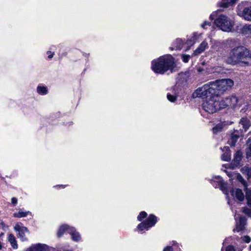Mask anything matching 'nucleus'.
I'll return each instance as SVG.
<instances>
[{"instance_id": "a878e982", "label": "nucleus", "mask_w": 251, "mask_h": 251, "mask_svg": "<svg viewBox=\"0 0 251 251\" xmlns=\"http://www.w3.org/2000/svg\"><path fill=\"white\" fill-rule=\"evenodd\" d=\"M72 227L69 226L67 225H64L61 226L57 232L58 237H61L65 232H67L69 233V228H71Z\"/></svg>"}, {"instance_id": "f3484780", "label": "nucleus", "mask_w": 251, "mask_h": 251, "mask_svg": "<svg viewBox=\"0 0 251 251\" xmlns=\"http://www.w3.org/2000/svg\"><path fill=\"white\" fill-rule=\"evenodd\" d=\"M201 34L197 32H194L191 37L188 39L186 43L188 45L192 46L198 41V40L201 37Z\"/></svg>"}, {"instance_id": "2eb2a0df", "label": "nucleus", "mask_w": 251, "mask_h": 251, "mask_svg": "<svg viewBox=\"0 0 251 251\" xmlns=\"http://www.w3.org/2000/svg\"><path fill=\"white\" fill-rule=\"evenodd\" d=\"M225 47L226 48H230V50H233L235 48L241 47L239 45L238 41L237 39L229 38L223 42Z\"/></svg>"}, {"instance_id": "2f4dec72", "label": "nucleus", "mask_w": 251, "mask_h": 251, "mask_svg": "<svg viewBox=\"0 0 251 251\" xmlns=\"http://www.w3.org/2000/svg\"><path fill=\"white\" fill-rule=\"evenodd\" d=\"M242 170L243 171V173H245L249 178L251 176V168L245 166L242 169Z\"/></svg>"}, {"instance_id": "e433bc0d", "label": "nucleus", "mask_w": 251, "mask_h": 251, "mask_svg": "<svg viewBox=\"0 0 251 251\" xmlns=\"http://www.w3.org/2000/svg\"><path fill=\"white\" fill-rule=\"evenodd\" d=\"M242 211L244 213H245L246 215L248 216L249 217L251 218V210L246 208L244 207L243 208Z\"/></svg>"}, {"instance_id": "9b49d317", "label": "nucleus", "mask_w": 251, "mask_h": 251, "mask_svg": "<svg viewBox=\"0 0 251 251\" xmlns=\"http://www.w3.org/2000/svg\"><path fill=\"white\" fill-rule=\"evenodd\" d=\"M15 230L18 233L19 237L22 240H26L25 237V233L28 232L27 228L23 226L21 223H17L16 224L14 227Z\"/></svg>"}, {"instance_id": "58836bf2", "label": "nucleus", "mask_w": 251, "mask_h": 251, "mask_svg": "<svg viewBox=\"0 0 251 251\" xmlns=\"http://www.w3.org/2000/svg\"><path fill=\"white\" fill-rule=\"evenodd\" d=\"M190 58V56L189 55H186V54L182 55V59L184 63H187L189 61Z\"/></svg>"}, {"instance_id": "6ab92c4d", "label": "nucleus", "mask_w": 251, "mask_h": 251, "mask_svg": "<svg viewBox=\"0 0 251 251\" xmlns=\"http://www.w3.org/2000/svg\"><path fill=\"white\" fill-rule=\"evenodd\" d=\"M69 233L71 235L72 239L74 241L77 242L81 239L80 235L73 227L69 228Z\"/></svg>"}, {"instance_id": "3c124183", "label": "nucleus", "mask_w": 251, "mask_h": 251, "mask_svg": "<svg viewBox=\"0 0 251 251\" xmlns=\"http://www.w3.org/2000/svg\"><path fill=\"white\" fill-rule=\"evenodd\" d=\"M60 187H61L63 188H64V187L63 185L60 186Z\"/></svg>"}, {"instance_id": "ddd939ff", "label": "nucleus", "mask_w": 251, "mask_h": 251, "mask_svg": "<svg viewBox=\"0 0 251 251\" xmlns=\"http://www.w3.org/2000/svg\"><path fill=\"white\" fill-rule=\"evenodd\" d=\"M233 200L239 201H242L244 200V195L242 190L238 188H233L230 191Z\"/></svg>"}, {"instance_id": "dca6fc26", "label": "nucleus", "mask_w": 251, "mask_h": 251, "mask_svg": "<svg viewBox=\"0 0 251 251\" xmlns=\"http://www.w3.org/2000/svg\"><path fill=\"white\" fill-rule=\"evenodd\" d=\"M238 0H221L218 3V6L223 8L233 6Z\"/></svg>"}, {"instance_id": "79ce46f5", "label": "nucleus", "mask_w": 251, "mask_h": 251, "mask_svg": "<svg viewBox=\"0 0 251 251\" xmlns=\"http://www.w3.org/2000/svg\"><path fill=\"white\" fill-rule=\"evenodd\" d=\"M211 23L208 22H204V23L201 25V27L203 28H205L206 26H210Z\"/></svg>"}, {"instance_id": "a211bd4d", "label": "nucleus", "mask_w": 251, "mask_h": 251, "mask_svg": "<svg viewBox=\"0 0 251 251\" xmlns=\"http://www.w3.org/2000/svg\"><path fill=\"white\" fill-rule=\"evenodd\" d=\"M239 126H242L243 129L240 128L241 132H246L250 126V122L247 118H243L240 120L239 122Z\"/></svg>"}, {"instance_id": "4468645a", "label": "nucleus", "mask_w": 251, "mask_h": 251, "mask_svg": "<svg viewBox=\"0 0 251 251\" xmlns=\"http://www.w3.org/2000/svg\"><path fill=\"white\" fill-rule=\"evenodd\" d=\"M208 48V44L206 39L204 40L194 51L192 56H198Z\"/></svg>"}, {"instance_id": "39448f33", "label": "nucleus", "mask_w": 251, "mask_h": 251, "mask_svg": "<svg viewBox=\"0 0 251 251\" xmlns=\"http://www.w3.org/2000/svg\"><path fill=\"white\" fill-rule=\"evenodd\" d=\"M216 94H217L216 90H214L213 85H211V82H210L196 90L193 93V96L194 97L206 99L209 98L210 96H213Z\"/></svg>"}, {"instance_id": "c03bdc74", "label": "nucleus", "mask_w": 251, "mask_h": 251, "mask_svg": "<svg viewBox=\"0 0 251 251\" xmlns=\"http://www.w3.org/2000/svg\"><path fill=\"white\" fill-rule=\"evenodd\" d=\"M11 202L14 206L16 205L18 202L17 199L15 197L12 198L11 199Z\"/></svg>"}, {"instance_id": "b1692460", "label": "nucleus", "mask_w": 251, "mask_h": 251, "mask_svg": "<svg viewBox=\"0 0 251 251\" xmlns=\"http://www.w3.org/2000/svg\"><path fill=\"white\" fill-rule=\"evenodd\" d=\"M31 215V212L29 211H24L22 209H20L18 212L14 213L13 214V216L16 218H23L27 216V215Z\"/></svg>"}, {"instance_id": "0eeeda50", "label": "nucleus", "mask_w": 251, "mask_h": 251, "mask_svg": "<svg viewBox=\"0 0 251 251\" xmlns=\"http://www.w3.org/2000/svg\"><path fill=\"white\" fill-rule=\"evenodd\" d=\"M236 12L238 16L245 20L251 21V5L244 7V3L241 2L237 5Z\"/></svg>"}, {"instance_id": "37998d69", "label": "nucleus", "mask_w": 251, "mask_h": 251, "mask_svg": "<svg viewBox=\"0 0 251 251\" xmlns=\"http://www.w3.org/2000/svg\"><path fill=\"white\" fill-rule=\"evenodd\" d=\"M47 53L48 55V58L49 59H51L54 54L53 52H51L50 51H48Z\"/></svg>"}, {"instance_id": "aec40b11", "label": "nucleus", "mask_w": 251, "mask_h": 251, "mask_svg": "<svg viewBox=\"0 0 251 251\" xmlns=\"http://www.w3.org/2000/svg\"><path fill=\"white\" fill-rule=\"evenodd\" d=\"M46 246L41 244L32 245L30 248L27 249L26 251H44Z\"/></svg>"}, {"instance_id": "7c9ffc66", "label": "nucleus", "mask_w": 251, "mask_h": 251, "mask_svg": "<svg viewBox=\"0 0 251 251\" xmlns=\"http://www.w3.org/2000/svg\"><path fill=\"white\" fill-rule=\"evenodd\" d=\"M246 199L247 205L251 207V190H248L246 192Z\"/></svg>"}, {"instance_id": "4c0bfd02", "label": "nucleus", "mask_w": 251, "mask_h": 251, "mask_svg": "<svg viewBox=\"0 0 251 251\" xmlns=\"http://www.w3.org/2000/svg\"><path fill=\"white\" fill-rule=\"evenodd\" d=\"M222 251H235V249L233 246L228 245L225 249H222Z\"/></svg>"}, {"instance_id": "5701e85b", "label": "nucleus", "mask_w": 251, "mask_h": 251, "mask_svg": "<svg viewBox=\"0 0 251 251\" xmlns=\"http://www.w3.org/2000/svg\"><path fill=\"white\" fill-rule=\"evenodd\" d=\"M242 158V152L240 151H237L234 156V159L232 161L233 165L234 167H236L239 165L240 162Z\"/></svg>"}, {"instance_id": "f8f14e48", "label": "nucleus", "mask_w": 251, "mask_h": 251, "mask_svg": "<svg viewBox=\"0 0 251 251\" xmlns=\"http://www.w3.org/2000/svg\"><path fill=\"white\" fill-rule=\"evenodd\" d=\"M238 102V99L235 96H231L222 100V106L223 108L227 107H234Z\"/></svg>"}, {"instance_id": "c85d7f7f", "label": "nucleus", "mask_w": 251, "mask_h": 251, "mask_svg": "<svg viewBox=\"0 0 251 251\" xmlns=\"http://www.w3.org/2000/svg\"><path fill=\"white\" fill-rule=\"evenodd\" d=\"M8 241L10 243L12 247L14 249H17L18 245L17 244L16 239L14 235L12 234H10L8 236Z\"/></svg>"}, {"instance_id": "393cba45", "label": "nucleus", "mask_w": 251, "mask_h": 251, "mask_svg": "<svg viewBox=\"0 0 251 251\" xmlns=\"http://www.w3.org/2000/svg\"><path fill=\"white\" fill-rule=\"evenodd\" d=\"M180 249L179 247L178 244L175 241L172 242V245L168 246L165 247L163 251H174L175 250L180 251Z\"/></svg>"}, {"instance_id": "9d476101", "label": "nucleus", "mask_w": 251, "mask_h": 251, "mask_svg": "<svg viewBox=\"0 0 251 251\" xmlns=\"http://www.w3.org/2000/svg\"><path fill=\"white\" fill-rule=\"evenodd\" d=\"M235 220L236 221V228L233 229V231L239 232L242 230L246 225V220L244 217L241 216L239 214L235 213L234 215Z\"/></svg>"}, {"instance_id": "09e8293b", "label": "nucleus", "mask_w": 251, "mask_h": 251, "mask_svg": "<svg viewBox=\"0 0 251 251\" xmlns=\"http://www.w3.org/2000/svg\"><path fill=\"white\" fill-rule=\"evenodd\" d=\"M249 149H250V150L251 151V144L250 145Z\"/></svg>"}, {"instance_id": "a18cd8bd", "label": "nucleus", "mask_w": 251, "mask_h": 251, "mask_svg": "<svg viewBox=\"0 0 251 251\" xmlns=\"http://www.w3.org/2000/svg\"><path fill=\"white\" fill-rule=\"evenodd\" d=\"M236 177H237V179L240 181H242V180H243V178L242 177V176L239 174H235Z\"/></svg>"}, {"instance_id": "473e14b6", "label": "nucleus", "mask_w": 251, "mask_h": 251, "mask_svg": "<svg viewBox=\"0 0 251 251\" xmlns=\"http://www.w3.org/2000/svg\"><path fill=\"white\" fill-rule=\"evenodd\" d=\"M147 216V213L145 211H142L140 213L137 217V219L139 221H141L144 218H146Z\"/></svg>"}, {"instance_id": "a19ab883", "label": "nucleus", "mask_w": 251, "mask_h": 251, "mask_svg": "<svg viewBox=\"0 0 251 251\" xmlns=\"http://www.w3.org/2000/svg\"><path fill=\"white\" fill-rule=\"evenodd\" d=\"M0 228L4 230H6L8 228V226L4 224V223L0 220Z\"/></svg>"}, {"instance_id": "f704fd0d", "label": "nucleus", "mask_w": 251, "mask_h": 251, "mask_svg": "<svg viewBox=\"0 0 251 251\" xmlns=\"http://www.w3.org/2000/svg\"><path fill=\"white\" fill-rule=\"evenodd\" d=\"M222 129V126L220 125H218L213 128V131L214 133H216L220 131Z\"/></svg>"}, {"instance_id": "72a5a7b5", "label": "nucleus", "mask_w": 251, "mask_h": 251, "mask_svg": "<svg viewBox=\"0 0 251 251\" xmlns=\"http://www.w3.org/2000/svg\"><path fill=\"white\" fill-rule=\"evenodd\" d=\"M167 97L168 100L171 102L175 101L177 98L176 95H171L170 94H168Z\"/></svg>"}, {"instance_id": "4be33fe9", "label": "nucleus", "mask_w": 251, "mask_h": 251, "mask_svg": "<svg viewBox=\"0 0 251 251\" xmlns=\"http://www.w3.org/2000/svg\"><path fill=\"white\" fill-rule=\"evenodd\" d=\"M224 153L222 155L221 158L224 161H228L230 159V151L229 148L224 147L223 149H221Z\"/></svg>"}, {"instance_id": "f257e3e1", "label": "nucleus", "mask_w": 251, "mask_h": 251, "mask_svg": "<svg viewBox=\"0 0 251 251\" xmlns=\"http://www.w3.org/2000/svg\"><path fill=\"white\" fill-rule=\"evenodd\" d=\"M226 63L241 66L251 65V51L243 46L230 50L226 59Z\"/></svg>"}, {"instance_id": "ea45409f", "label": "nucleus", "mask_w": 251, "mask_h": 251, "mask_svg": "<svg viewBox=\"0 0 251 251\" xmlns=\"http://www.w3.org/2000/svg\"><path fill=\"white\" fill-rule=\"evenodd\" d=\"M241 238L242 241L247 243L250 242L251 241V238L249 236H244L243 237H242Z\"/></svg>"}, {"instance_id": "49530a36", "label": "nucleus", "mask_w": 251, "mask_h": 251, "mask_svg": "<svg viewBox=\"0 0 251 251\" xmlns=\"http://www.w3.org/2000/svg\"><path fill=\"white\" fill-rule=\"evenodd\" d=\"M197 71L199 73H202L203 71H204V70L203 68H201V67H198L197 68Z\"/></svg>"}, {"instance_id": "412c9836", "label": "nucleus", "mask_w": 251, "mask_h": 251, "mask_svg": "<svg viewBox=\"0 0 251 251\" xmlns=\"http://www.w3.org/2000/svg\"><path fill=\"white\" fill-rule=\"evenodd\" d=\"M184 44V42L181 39H177L174 42L173 47L170 48L171 50H180L182 49Z\"/></svg>"}, {"instance_id": "7ed1b4c3", "label": "nucleus", "mask_w": 251, "mask_h": 251, "mask_svg": "<svg viewBox=\"0 0 251 251\" xmlns=\"http://www.w3.org/2000/svg\"><path fill=\"white\" fill-rule=\"evenodd\" d=\"M220 99L217 94L213 96H210L209 98H207L203 102V109L209 113H214L223 108L222 106V100L220 101Z\"/></svg>"}, {"instance_id": "de8ad7c7", "label": "nucleus", "mask_w": 251, "mask_h": 251, "mask_svg": "<svg viewBox=\"0 0 251 251\" xmlns=\"http://www.w3.org/2000/svg\"><path fill=\"white\" fill-rule=\"evenodd\" d=\"M1 248H2L1 244V243L0 242V250L1 249Z\"/></svg>"}, {"instance_id": "6e6552de", "label": "nucleus", "mask_w": 251, "mask_h": 251, "mask_svg": "<svg viewBox=\"0 0 251 251\" xmlns=\"http://www.w3.org/2000/svg\"><path fill=\"white\" fill-rule=\"evenodd\" d=\"M157 222V218L154 215L151 214L144 222L139 224L137 229L139 231L148 230L151 227L154 226Z\"/></svg>"}, {"instance_id": "f03ea898", "label": "nucleus", "mask_w": 251, "mask_h": 251, "mask_svg": "<svg viewBox=\"0 0 251 251\" xmlns=\"http://www.w3.org/2000/svg\"><path fill=\"white\" fill-rule=\"evenodd\" d=\"M176 66L173 57L167 54L152 60L151 68L154 73L163 74L168 70L172 71Z\"/></svg>"}, {"instance_id": "c756f323", "label": "nucleus", "mask_w": 251, "mask_h": 251, "mask_svg": "<svg viewBox=\"0 0 251 251\" xmlns=\"http://www.w3.org/2000/svg\"><path fill=\"white\" fill-rule=\"evenodd\" d=\"M221 46V43L218 42H215L214 44L212 45L211 48L213 51L218 52L219 51L220 47Z\"/></svg>"}, {"instance_id": "423d86ee", "label": "nucleus", "mask_w": 251, "mask_h": 251, "mask_svg": "<svg viewBox=\"0 0 251 251\" xmlns=\"http://www.w3.org/2000/svg\"><path fill=\"white\" fill-rule=\"evenodd\" d=\"M233 81L231 79H222L211 82L214 90H216L217 96L226 90L230 89L233 85Z\"/></svg>"}, {"instance_id": "20e7f679", "label": "nucleus", "mask_w": 251, "mask_h": 251, "mask_svg": "<svg viewBox=\"0 0 251 251\" xmlns=\"http://www.w3.org/2000/svg\"><path fill=\"white\" fill-rule=\"evenodd\" d=\"M215 25L224 32H232L233 30L234 21L227 16L222 14L215 20Z\"/></svg>"}, {"instance_id": "603ef678", "label": "nucleus", "mask_w": 251, "mask_h": 251, "mask_svg": "<svg viewBox=\"0 0 251 251\" xmlns=\"http://www.w3.org/2000/svg\"><path fill=\"white\" fill-rule=\"evenodd\" d=\"M3 234L2 233H1V234L0 235V236H1V235H2Z\"/></svg>"}, {"instance_id": "bb28decb", "label": "nucleus", "mask_w": 251, "mask_h": 251, "mask_svg": "<svg viewBox=\"0 0 251 251\" xmlns=\"http://www.w3.org/2000/svg\"><path fill=\"white\" fill-rule=\"evenodd\" d=\"M37 93L41 95H46L48 92V88L43 85H38L37 87Z\"/></svg>"}, {"instance_id": "c9c22d12", "label": "nucleus", "mask_w": 251, "mask_h": 251, "mask_svg": "<svg viewBox=\"0 0 251 251\" xmlns=\"http://www.w3.org/2000/svg\"><path fill=\"white\" fill-rule=\"evenodd\" d=\"M244 30L247 33L251 34V24L245 25L244 26Z\"/></svg>"}, {"instance_id": "1a4fd4ad", "label": "nucleus", "mask_w": 251, "mask_h": 251, "mask_svg": "<svg viewBox=\"0 0 251 251\" xmlns=\"http://www.w3.org/2000/svg\"><path fill=\"white\" fill-rule=\"evenodd\" d=\"M210 183L215 188L219 187L223 193L227 196V184L219 176H215L210 180Z\"/></svg>"}, {"instance_id": "cd10ccee", "label": "nucleus", "mask_w": 251, "mask_h": 251, "mask_svg": "<svg viewBox=\"0 0 251 251\" xmlns=\"http://www.w3.org/2000/svg\"><path fill=\"white\" fill-rule=\"evenodd\" d=\"M239 137V135L234 133L232 134L230 139L228 141L229 144L231 146H234L238 138Z\"/></svg>"}, {"instance_id": "8fccbe9b", "label": "nucleus", "mask_w": 251, "mask_h": 251, "mask_svg": "<svg viewBox=\"0 0 251 251\" xmlns=\"http://www.w3.org/2000/svg\"><path fill=\"white\" fill-rule=\"evenodd\" d=\"M250 251H251V245H250Z\"/></svg>"}]
</instances>
